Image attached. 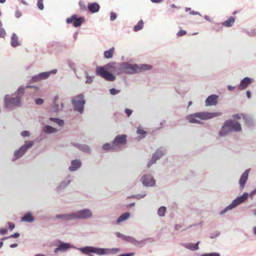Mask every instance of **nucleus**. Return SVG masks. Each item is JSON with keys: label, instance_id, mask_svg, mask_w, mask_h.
I'll list each match as a JSON object with an SVG mask.
<instances>
[{"label": "nucleus", "instance_id": "obj_1", "mask_svg": "<svg viewBox=\"0 0 256 256\" xmlns=\"http://www.w3.org/2000/svg\"><path fill=\"white\" fill-rule=\"evenodd\" d=\"M76 249L80 251L82 254L88 256H92V254H94L99 256L115 254L120 251L119 248H102L93 246H86L78 248L68 242H64L60 240L58 242L57 247L54 249V254L64 252L70 249Z\"/></svg>", "mask_w": 256, "mask_h": 256}, {"label": "nucleus", "instance_id": "obj_2", "mask_svg": "<svg viewBox=\"0 0 256 256\" xmlns=\"http://www.w3.org/2000/svg\"><path fill=\"white\" fill-rule=\"evenodd\" d=\"M31 86L27 85L20 86L16 91L12 94H6L4 98V106L9 109H13L16 107L21 106L22 98L26 88Z\"/></svg>", "mask_w": 256, "mask_h": 256}, {"label": "nucleus", "instance_id": "obj_3", "mask_svg": "<svg viewBox=\"0 0 256 256\" xmlns=\"http://www.w3.org/2000/svg\"><path fill=\"white\" fill-rule=\"evenodd\" d=\"M152 66L146 64H133L128 62H120L121 74H134L150 70Z\"/></svg>", "mask_w": 256, "mask_h": 256}, {"label": "nucleus", "instance_id": "obj_4", "mask_svg": "<svg viewBox=\"0 0 256 256\" xmlns=\"http://www.w3.org/2000/svg\"><path fill=\"white\" fill-rule=\"evenodd\" d=\"M242 128L240 124L236 120H226L218 132L220 136L223 137L228 135L230 132H241Z\"/></svg>", "mask_w": 256, "mask_h": 256}, {"label": "nucleus", "instance_id": "obj_5", "mask_svg": "<svg viewBox=\"0 0 256 256\" xmlns=\"http://www.w3.org/2000/svg\"><path fill=\"white\" fill-rule=\"evenodd\" d=\"M222 114L220 112H200L189 114L186 116V120L192 124H200V120H207L213 118L220 116Z\"/></svg>", "mask_w": 256, "mask_h": 256}, {"label": "nucleus", "instance_id": "obj_6", "mask_svg": "<svg viewBox=\"0 0 256 256\" xmlns=\"http://www.w3.org/2000/svg\"><path fill=\"white\" fill-rule=\"evenodd\" d=\"M74 110L82 114L84 110V106L86 100L84 98V96L82 94H80L74 96L72 100Z\"/></svg>", "mask_w": 256, "mask_h": 256}, {"label": "nucleus", "instance_id": "obj_7", "mask_svg": "<svg viewBox=\"0 0 256 256\" xmlns=\"http://www.w3.org/2000/svg\"><path fill=\"white\" fill-rule=\"evenodd\" d=\"M248 192H244L242 196L234 200L230 204L226 206L220 212V214L222 215L228 211L232 210L239 204H242L248 199Z\"/></svg>", "mask_w": 256, "mask_h": 256}, {"label": "nucleus", "instance_id": "obj_8", "mask_svg": "<svg viewBox=\"0 0 256 256\" xmlns=\"http://www.w3.org/2000/svg\"><path fill=\"white\" fill-rule=\"evenodd\" d=\"M75 220H88L94 217L92 210L88 208H84L74 212Z\"/></svg>", "mask_w": 256, "mask_h": 256}, {"label": "nucleus", "instance_id": "obj_9", "mask_svg": "<svg viewBox=\"0 0 256 256\" xmlns=\"http://www.w3.org/2000/svg\"><path fill=\"white\" fill-rule=\"evenodd\" d=\"M34 142L33 141H26L24 145L18 150L14 151L13 160L18 159L23 156L28 150L34 146Z\"/></svg>", "mask_w": 256, "mask_h": 256}, {"label": "nucleus", "instance_id": "obj_10", "mask_svg": "<svg viewBox=\"0 0 256 256\" xmlns=\"http://www.w3.org/2000/svg\"><path fill=\"white\" fill-rule=\"evenodd\" d=\"M96 73L97 75L101 76L106 80L113 82L116 80V76L104 67H98Z\"/></svg>", "mask_w": 256, "mask_h": 256}, {"label": "nucleus", "instance_id": "obj_11", "mask_svg": "<svg viewBox=\"0 0 256 256\" xmlns=\"http://www.w3.org/2000/svg\"><path fill=\"white\" fill-rule=\"evenodd\" d=\"M140 180L143 186L146 187H152L156 186V180L150 174L143 175Z\"/></svg>", "mask_w": 256, "mask_h": 256}, {"label": "nucleus", "instance_id": "obj_12", "mask_svg": "<svg viewBox=\"0 0 256 256\" xmlns=\"http://www.w3.org/2000/svg\"><path fill=\"white\" fill-rule=\"evenodd\" d=\"M57 72V70L54 69L49 72H42L34 76L32 78V80L34 82H37L42 80H46L52 74H56Z\"/></svg>", "mask_w": 256, "mask_h": 256}, {"label": "nucleus", "instance_id": "obj_13", "mask_svg": "<svg viewBox=\"0 0 256 256\" xmlns=\"http://www.w3.org/2000/svg\"><path fill=\"white\" fill-rule=\"evenodd\" d=\"M105 68L117 75L121 74L120 62H110L105 66Z\"/></svg>", "mask_w": 256, "mask_h": 256}, {"label": "nucleus", "instance_id": "obj_14", "mask_svg": "<svg viewBox=\"0 0 256 256\" xmlns=\"http://www.w3.org/2000/svg\"><path fill=\"white\" fill-rule=\"evenodd\" d=\"M165 154V150L163 148L158 149L153 154L151 160L148 163V167H150L157 160L160 159Z\"/></svg>", "mask_w": 256, "mask_h": 256}, {"label": "nucleus", "instance_id": "obj_15", "mask_svg": "<svg viewBox=\"0 0 256 256\" xmlns=\"http://www.w3.org/2000/svg\"><path fill=\"white\" fill-rule=\"evenodd\" d=\"M66 22L68 24L71 23L72 21H74L73 25L74 27H78L81 26V24L84 22V18L83 17H80L77 18L76 15L74 14L71 17L68 18H66Z\"/></svg>", "mask_w": 256, "mask_h": 256}, {"label": "nucleus", "instance_id": "obj_16", "mask_svg": "<svg viewBox=\"0 0 256 256\" xmlns=\"http://www.w3.org/2000/svg\"><path fill=\"white\" fill-rule=\"evenodd\" d=\"M126 136L125 134L118 136L116 137L113 142V145H114L116 150L126 144Z\"/></svg>", "mask_w": 256, "mask_h": 256}, {"label": "nucleus", "instance_id": "obj_17", "mask_svg": "<svg viewBox=\"0 0 256 256\" xmlns=\"http://www.w3.org/2000/svg\"><path fill=\"white\" fill-rule=\"evenodd\" d=\"M254 81V80L252 78L245 77L240 81V84L238 86V88L239 90H244Z\"/></svg>", "mask_w": 256, "mask_h": 256}, {"label": "nucleus", "instance_id": "obj_18", "mask_svg": "<svg viewBox=\"0 0 256 256\" xmlns=\"http://www.w3.org/2000/svg\"><path fill=\"white\" fill-rule=\"evenodd\" d=\"M250 169L246 170L241 175L239 180V184L241 190H242L248 180Z\"/></svg>", "mask_w": 256, "mask_h": 256}, {"label": "nucleus", "instance_id": "obj_19", "mask_svg": "<svg viewBox=\"0 0 256 256\" xmlns=\"http://www.w3.org/2000/svg\"><path fill=\"white\" fill-rule=\"evenodd\" d=\"M218 98V96L216 94H212L208 96L205 100L206 106H208L216 105Z\"/></svg>", "mask_w": 256, "mask_h": 256}, {"label": "nucleus", "instance_id": "obj_20", "mask_svg": "<svg viewBox=\"0 0 256 256\" xmlns=\"http://www.w3.org/2000/svg\"><path fill=\"white\" fill-rule=\"evenodd\" d=\"M56 218L65 220H75L74 212L64 214H56Z\"/></svg>", "mask_w": 256, "mask_h": 256}, {"label": "nucleus", "instance_id": "obj_21", "mask_svg": "<svg viewBox=\"0 0 256 256\" xmlns=\"http://www.w3.org/2000/svg\"><path fill=\"white\" fill-rule=\"evenodd\" d=\"M72 178L71 176L68 175V176L58 186L57 190L58 191H60L64 189L71 182Z\"/></svg>", "mask_w": 256, "mask_h": 256}, {"label": "nucleus", "instance_id": "obj_22", "mask_svg": "<svg viewBox=\"0 0 256 256\" xmlns=\"http://www.w3.org/2000/svg\"><path fill=\"white\" fill-rule=\"evenodd\" d=\"M82 166V162L79 160H74L71 161L70 166L68 168L70 172H75Z\"/></svg>", "mask_w": 256, "mask_h": 256}, {"label": "nucleus", "instance_id": "obj_23", "mask_svg": "<svg viewBox=\"0 0 256 256\" xmlns=\"http://www.w3.org/2000/svg\"><path fill=\"white\" fill-rule=\"evenodd\" d=\"M42 131L46 134H51L57 133L59 130L50 125H44L42 128Z\"/></svg>", "mask_w": 256, "mask_h": 256}, {"label": "nucleus", "instance_id": "obj_24", "mask_svg": "<svg viewBox=\"0 0 256 256\" xmlns=\"http://www.w3.org/2000/svg\"><path fill=\"white\" fill-rule=\"evenodd\" d=\"M21 42L18 36L16 34L13 33L10 38V45L13 48H16L20 45Z\"/></svg>", "mask_w": 256, "mask_h": 256}, {"label": "nucleus", "instance_id": "obj_25", "mask_svg": "<svg viewBox=\"0 0 256 256\" xmlns=\"http://www.w3.org/2000/svg\"><path fill=\"white\" fill-rule=\"evenodd\" d=\"M200 242H198L196 244L191 242L184 243L182 244V246L192 251H195L199 249L198 244Z\"/></svg>", "mask_w": 256, "mask_h": 256}, {"label": "nucleus", "instance_id": "obj_26", "mask_svg": "<svg viewBox=\"0 0 256 256\" xmlns=\"http://www.w3.org/2000/svg\"><path fill=\"white\" fill-rule=\"evenodd\" d=\"M21 220L24 222H32L34 220V218L30 212H28L21 218Z\"/></svg>", "mask_w": 256, "mask_h": 256}, {"label": "nucleus", "instance_id": "obj_27", "mask_svg": "<svg viewBox=\"0 0 256 256\" xmlns=\"http://www.w3.org/2000/svg\"><path fill=\"white\" fill-rule=\"evenodd\" d=\"M130 213L126 212L121 214L116 220V224H119L128 220L130 217Z\"/></svg>", "mask_w": 256, "mask_h": 256}, {"label": "nucleus", "instance_id": "obj_28", "mask_svg": "<svg viewBox=\"0 0 256 256\" xmlns=\"http://www.w3.org/2000/svg\"><path fill=\"white\" fill-rule=\"evenodd\" d=\"M124 242H129L132 244H134V246H136L140 242L138 240H136L132 236H126V235L124 240Z\"/></svg>", "mask_w": 256, "mask_h": 256}, {"label": "nucleus", "instance_id": "obj_29", "mask_svg": "<svg viewBox=\"0 0 256 256\" xmlns=\"http://www.w3.org/2000/svg\"><path fill=\"white\" fill-rule=\"evenodd\" d=\"M88 10L92 13L96 12L99 10L100 6L97 3L89 4L88 5Z\"/></svg>", "mask_w": 256, "mask_h": 256}, {"label": "nucleus", "instance_id": "obj_30", "mask_svg": "<svg viewBox=\"0 0 256 256\" xmlns=\"http://www.w3.org/2000/svg\"><path fill=\"white\" fill-rule=\"evenodd\" d=\"M235 22L234 18L231 16L228 20L222 23V25L224 26L230 28L232 26Z\"/></svg>", "mask_w": 256, "mask_h": 256}, {"label": "nucleus", "instance_id": "obj_31", "mask_svg": "<svg viewBox=\"0 0 256 256\" xmlns=\"http://www.w3.org/2000/svg\"><path fill=\"white\" fill-rule=\"evenodd\" d=\"M114 48L112 47L108 50H106L104 52V56L106 58H111L113 57V55L114 52Z\"/></svg>", "mask_w": 256, "mask_h": 256}, {"label": "nucleus", "instance_id": "obj_32", "mask_svg": "<svg viewBox=\"0 0 256 256\" xmlns=\"http://www.w3.org/2000/svg\"><path fill=\"white\" fill-rule=\"evenodd\" d=\"M243 120L244 121L245 124L248 126H251L253 124V120L252 118L244 114Z\"/></svg>", "mask_w": 256, "mask_h": 256}, {"label": "nucleus", "instance_id": "obj_33", "mask_svg": "<svg viewBox=\"0 0 256 256\" xmlns=\"http://www.w3.org/2000/svg\"><path fill=\"white\" fill-rule=\"evenodd\" d=\"M56 98H54V106H53V111L56 112H58L60 110H61L64 108V104L62 102L60 104V106H59L58 104L56 102Z\"/></svg>", "mask_w": 256, "mask_h": 256}, {"label": "nucleus", "instance_id": "obj_34", "mask_svg": "<svg viewBox=\"0 0 256 256\" xmlns=\"http://www.w3.org/2000/svg\"><path fill=\"white\" fill-rule=\"evenodd\" d=\"M49 120L51 122H54L56 124L59 126H63L64 125V121L61 119L58 118H50Z\"/></svg>", "mask_w": 256, "mask_h": 256}, {"label": "nucleus", "instance_id": "obj_35", "mask_svg": "<svg viewBox=\"0 0 256 256\" xmlns=\"http://www.w3.org/2000/svg\"><path fill=\"white\" fill-rule=\"evenodd\" d=\"M166 210V206H160L157 210V214L160 217H164L165 216Z\"/></svg>", "mask_w": 256, "mask_h": 256}, {"label": "nucleus", "instance_id": "obj_36", "mask_svg": "<svg viewBox=\"0 0 256 256\" xmlns=\"http://www.w3.org/2000/svg\"><path fill=\"white\" fill-rule=\"evenodd\" d=\"M79 150L84 152L90 153L91 152L90 147L86 144H80Z\"/></svg>", "mask_w": 256, "mask_h": 256}, {"label": "nucleus", "instance_id": "obj_37", "mask_svg": "<svg viewBox=\"0 0 256 256\" xmlns=\"http://www.w3.org/2000/svg\"><path fill=\"white\" fill-rule=\"evenodd\" d=\"M102 148L104 150H116L114 145H113V142L112 144L106 143V144H104Z\"/></svg>", "mask_w": 256, "mask_h": 256}, {"label": "nucleus", "instance_id": "obj_38", "mask_svg": "<svg viewBox=\"0 0 256 256\" xmlns=\"http://www.w3.org/2000/svg\"><path fill=\"white\" fill-rule=\"evenodd\" d=\"M144 22L142 20H140L138 23L134 26V30L135 32H138L143 28Z\"/></svg>", "mask_w": 256, "mask_h": 256}, {"label": "nucleus", "instance_id": "obj_39", "mask_svg": "<svg viewBox=\"0 0 256 256\" xmlns=\"http://www.w3.org/2000/svg\"><path fill=\"white\" fill-rule=\"evenodd\" d=\"M146 196V193L144 192H142V194L133 195L132 197L134 198L140 200L141 198H144Z\"/></svg>", "mask_w": 256, "mask_h": 256}, {"label": "nucleus", "instance_id": "obj_40", "mask_svg": "<svg viewBox=\"0 0 256 256\" xmlns=\"http://www.w3.org/2000/svg\"><path fill=\"white\" fill-rule=\"evenodd\" d=\"M86 83L88 84H90L93 82V80L94 78V76H90L88 74H86Z\"/></svg>", "mask_w": 256, "mask_h": 256}, {"label": "nucleus", "instance_id": "obj_41", "mask_svg": "<svg viewBox=\"0 0 256 256\" xmlns=\"http://www.w3.org/2000/svg\"><path fill=\"white\" fill-rule=\"evenodd\" d=\"M244 114H234L232 116V118H234L233 120H238L241 119L242 118H244Z\"/></svg>", "mask_w": 256, "mask_h": 256}, {"label": "nucleus", "instance_id": "obj_42", "mask_svg": "<svg viewBox=\"0 0 256 256\" xmlns=\"http://www.w3.org/2000/svg\"><path fill=\"white\" fill-rule=\"evenodd\" d=\"M245 32L250 36H256V30H251L250 31L246 30Z\"/></svg>", "mask_w": 256, "mask_h": 256}, {"label": "nucleus", "instance_id": "obj_43", "mask_svg": "<svg viewBox=\"0 0 256 256\" xmlns=\"http://www.w3.org/2000/svg\"><path fill=\"white\" fill-rule=\"evenodd\" d=\"M37 6L40 10H43L44 8L43 0H38Z\"/></svg>", "mask_w": 256, "mask_h": 256}, {"label": "nucleus", "instance_id": "obj_44", "mask_svg": "<svg viewBox=\"0 0 256 256\" xmlns=\"http://www.w3.org/2000/svg\"><path fill=\"white\" fill-rule=\"evenodd\" d=\"M220 254L217 252H211L202 254L200 256H220Z\"/></svg>", "mask_w": 256, "mask_h": 256}, {"label": "nucleus", "instance_id": "obj_45", "mask_svg": "<svg viewBox=\"0 0 256 256\" xmlns=\"http://www.w3.org/2000/svg\"><path fill=\"white\" fill-rule=\"evenodd\" d=\"M120 90H116L114 88H111L110 89V94L112 95H116V94H118V93L120 92Z\"/></svg>", "mask_w": 256, "mask_h": 256}, {"label": "nucleus", "instance_id": "obj_46", "mask_svg": "<svg viewBox=\"0 0 256 256\" xmlns=\"http://www.w3.org/2000/svg\"><path fill=\"white\" fill-rule=\"evenodd\" d=\"M114 234L116 236V237L121 238L122 240L124 241L126 235L123 234L120 232H115Z\"/></svg>", "mask_w": 256, "mask_h": 256}, {"label": "nucleus", "instance_id": "obj_47", "mask_svg": "<svg viewBox=\"0 0 256 256\" xmlns=\"http://www.w3.org/2000/svg\"><path fill=\"white\" fill-rule=\"evenodd\" d=\"M30 135V132L28 131H22L21 132V136L23 137H28Z\"/></svg>", "mask_w": 256, "mask_h": 256}, {"label": "nucleus", "instance_id": "obj_48", "mask_svg": "<svg viewBox=\"0 0 256 256\" xmlns=\"http://www.w3.org/2000/svg\"><path fill=\"white\" fill-rule=\"evenodd\" d=\"M35 102L37 105H41L44 103V100L42 98H36L35 100Z\"/></svg>", "mask_w": 256, "mask_h": 256}, {"label": "nucleus", "instance_id": "obj_49", "mask_svg": "<svg viewBox=\"0 0 256 256\" xmlns=\"http://www.w3.org/2000/svg\"><path fill=\"white\" fill-rule=\"evenodd\" d=\"M186 32L184 30H180L177 33V36H184L186 34Z\"/></svg>", "mask_w": 256, "mask_h": 256}, {"label": "nucleus", "instance_id": "obj_50", "mask_svg": "<svg viewBox=\"0 0 256 256\" xmlns=\"http://www.w3.org/2000/svg\"><path fill=\"white\" fill-rule=\"evenodd\" d=\"M137 133L140 134L144 135L146 134V132L140 128H138L137 129Z\"/></svg>", "mask_w": 256, "mask_h": 256}, {"label": "nucleus", "instance_id": "obj_51", "mask_svg": "<svg viewBox=\"0 0 256 256\" xmlns=\"http://www.w3.org/2000/svg\"><path fill=\"white\" fill-rule=\"evenodd\" d=\"M20 236V234L19 233L16 232V233L14 234H11L10 236H9L8 238H6L4 239H6V238H18Z\"/></svg>", "mask_w": 256, "mask_h": 256}, {"label": "nucleus", "instance_id": "obj_52", "mask_svg": "<svg viewBox=\"0 0 256 256\" xmlns=\"http://www.w3.org/2000/svg\"><path fill=\"white\" fill-rule=\"evenodd\" d=\"M124 112L128 117H130L132 112V111L128 108H126Z\"/></svg>", "mask_w": 256, "mask_h": 256}, {"label": "nucleus", "instance_id": "obj_53", "mask_svg": "<svg viewBox=\"0 0 256 256\" xmlns=\"http://www.w3.org/2000/svg\"><path fill=\"white\" fill-rule=\"evenodd\" d=\"M116 18V14L113 12L110 13V20L112 21L114 20Z\"/></svg>", "mask_w": 256, "mask_h": 256}, {"label": "nucleus", "instance_id": "obj_54", "mask_svg": "<svg viewBox=\"0 0 256 256\" xmlns=\"http://www.w3.org/2000/svg\"><path fill=\"white\" fill-rule=\"evenodd\" d=\"M71 144H72V146H74L78 148V150L80 149V144H78L77 142H72L71 143Z\"/></svg>", "mask_w": 256, "mask_h": 256}, {"label": "nucleus", "instance_id": "obj_55", "mask_svg": "<svg viewBox=\"0 0 256 256\" xmlns=\"http://www.w3.org/2000/svg\"><path fill=\"white\" fill-rule=\"evenodd\" d=\"M8 226H9V228L12 230L14 228L15 225L13 223L8 222Z\"/></svg>", "mask_w": 256, "mask_h": 256}, {"label": "nucleus", "instance_id": "obj_56", "mask_svg": "<svg viewBox=\"0 0 256 256\" xmlns=\"http://www.w3.org/2000/svg\"><path fill=\"white\" fill-rule=\"evenodd\" d=\"M164 0H150V1L153 2V3H156V4H158V3H160L162 2H163Z\"/></svg>", "mask_w": 256, "mask_h": 256}, {"label": "nucleus", "instance_id": "obj_57", "mask_svg": "<svg viewBox=\"0 0 256 256\" xmlns=\"http://www.w3.org/2000/svg\"><path fill=\"white\" fill-rule=\"evenodd\" d=\"M227 87L228 89L230 91H232L235 88V86H232L230 85H228Z\"/></svg>", "mask_w": 256, "mask_h": 256}, {"label": "nucleus", "instance_id": "obj_58", "mask_svg": "<svg viewBox=\"0 0 256 256\" xmlns=\"http://www.w3.org/2000/svg\"><path fill=\"white\" fill-rule=\"evenodd\" d=\"M190 14H192V15L198 14V15H200V16H201V14H200L198 12H195V11H194V10L191 11V12H190Z\"/></svg>", "mask_w": 256, "mask_h": 256}, {"label": "nucleus", "instance_id": "obj_59", "mask_svg": "<svg viewBox=\"0 0 256 256\" xmlns=\"http://www.w3.org/2000/svg\"><path fill=\"white\" fill-rule=\"evenodd\" d=\"M8 230L7 228H1V234H5Z\"/></svg>", "mask_w": 256, "mask_h": 256}, {"label": "nucleus", "instance_id": "obj_60", "mask_svg": "<svg viewBox=\"0 0 256 256\" xmlns=\"http://www.w3.org/2000/svg\"><path fill=\"white\" fill-rule=\"evenodd\" d=\"M6 34L5 30L3 28H1V37L4 36Z\"/></svg>", "mask_w": 256, "mask_h": 256}, {"label": "nucleus", "instance_id": "obj_61", "mask_svg": "<svg viewBox=\"0 0 256 256\" xmlns=\"http://www.w3.org/2000/svg\"><path fill=\"white\" fill-rule=\"evenodd\" d=\"M182 228V226L180 224H176L175 226V229L176 230H180Z\"/></svg>", "mask_w": 256, "mask_h": 256}, {"label": "nucleus", "instance_id": "obj_62", "mask_svg": "<svg viewBox=\"0 0 256 256\" xmlns=\"http://www.w3.org/2000/svg\"><path fill=\"white\" fill-rule=\"evenodd\" d=\"M246 94L247 97L248 98H251V93H250V90H247L246 91Z\"/></svg>", "mask_w": 256, "mask_h": 256}, {"label": "nucleus", "instance_id": "obj_63", "mask_svg": "<svg viewBox=\"0 0 256 256\" xmlns=\"http://www.w3.org/2000/svg\"><path fill=\"white\" fill-rule=\"evenodd\" d=\"M256 190H254L250 194V196L252 198L253 197L254 195L256 194Z\"/></svg>", "mask_w": 256, "mask_h": 256}, {"label": "nucleus", "instance_id": "obj_64", "mask_svg": "<svg viewBox=\"0 0 256 256\" xmlns=\"http://www.w3.org/2000/svg\"><path fill=\"white\" fill-rule=\"evenodd\" d=\"M252 232L254 235L256 236V226H254L252 228Z\"/></svg>", "mask_w": 256, "mask_h": 256}]
</instances>
